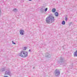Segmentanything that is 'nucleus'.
I'll return each mask as SVG.
<instances>
[{"label":"nucleus","instance_id":"obj_22","mask_svg":"<svg viewBox=\"0 0 77 77\" xmlns=\"http://www.w3.org/2000/svg\"><path fill=\"white\" fill-rule=\"evenodd\" d=\"M32 0H29V1H32Z\"/></svg>","mask_w":77,"mask_h":77},{"label":"nucleus","instance_id":"obj_12","mask_svg":"<svg viewBox=\"0 0 77 77\" xmlns=\"http://www.w3.org/2000/svg\"><path fill=\"white\" fill-rule=\"evenodd\" d=\"M62 24H63V25H65V21H63L62 22Z\"/></svg>","mask_w":77,"mask_h":77},{"label":"nucleus","instance_id":"obj_21","mask_svg":"<svg viewBox=\"0 0 77 77\" xmlns=\"http://www.w3.org/2000/svg\"><path fill=\"white\" fill-rule=\"evenodd\" d=\"M33 69H35V67H33Z\"/></svg>","mask_w":77,"mask_h":77},{"label":"nucleus","instance_id":"obj_13","mask_svg":"<svg viewBox=\"0 0 77 77\" xmlns=\"http://www.w3.org/2000/svg\"><path fill=\"white\" fill-rule=\"evenodd\" d=\"M41 10L42 13H43L44 12V9H43V8H42L41 9Z\"/></svg>","mask_w":77,"mask_h":77},{"label":"nucleus","instance_id":"obj_3","mask_svg":"<svg viewBox=\"0 0 77 77\" xmlns=\"http://www.w3.org/2000/svg\"><path fill=\"white\" fill-rule=\"evenodd\" d=\"M5 75H8L11 77V76H12V73H11L10 70L9 69H7L5 72Z\"/></svg>","mask_w":77,"mask_h":77},{"label":"nucleus","instance_id":"obj_9","mask_svg":"<svg viewBox=\"0 0 77 77\" xmlns=\"http://www.w3.org/2000/svg\"><path fill=\"white\" fill-rule=\"evenodd\" d=\"M5 69H6V68H2L1 69V72H3V71H5Z\"/></svg>","mask_w":77,"mask_h":77},{"label":"nucleus","instance_id":"obj_2","mask_svg":"<svg viewBox=\"0 0 77 77\" xmlns=\"http://www.w3.org/2000/svg\"><path fill=\"white\" fill-rule=\"evenodd\" d=\"M19 55L22 57H26L28 56V52L22 51Z\"/></svg>","mask_w":77,"mask_h":77},{"label":"nucleus","instance_id":"obj_8","mask_svg":"<svg viewBox=\"0 0 77 77\" xmlns=\"http://www.w3.org/2000/svg\"><path fill=\"white\" fill-rule=\"evenodd\" d=\"M54 15L56 17H58L59 16V13L56 12L55 13Z\"/></svg>","mask_w":77,"mask_h":77},{"label":"nucleus","instance_id":"obj_20","mask_svg":"<svg viewBox=\"0 0 77 77\" xmlns=\"http://www.w3.org/2000/svg\"><path fill=\"white\" fill-rule=\"evenodd\" d=\"M29 52H30V51H31V50L30 49H29Z\"/></svg>","mask_w":77,"mask_h":77},{"label":"nucleus","instance_id":"obj_7","mask_svg":"<svg viewBox=\"0 0 77 77\" xmlns=\"http://www.w3.org/2000/svg\"><path fill=\"white\" fill-rule=\"evenodd\" d=\"M46 57L48 58H49V57H50V56H51V55H50V54L48 53H46Z\"/></svg>","mask_w":77,"mask_h":77},{"label":"nucleus","instance_id":"obj_17","mask_svg":"<svg viewBox=\"0 0 77 77\" xmlns=\"http://www.w3.org/2000/svg\"><path fill=\"white\" fill-rule=\"evenodd\" d=\"M65 20L66 21H67V20H68V18L66 17H65Z\"/></svg>","mask_w":77,"mask_h":77},{"label":"nucleus","instance_id":"obj_6","mask_svg":"<svg viewBox=\"0 0 77 77\" xmlns=\"http://www.w3.org/2000/svg\"><path fill=\"white\" fill-rule=\"evenodd\" d=\"M20 35H24V31L23 29H21L20 31Z\"/></svg>","mask_w":77,"mask_h":77},{"label":"nucleus","instance_id":"obj_4","mask_svg":"<svg viewBox=\"0 0 77 77\" xmlns=\"http://www.w3.org/2000/svg\"><path fill=\"white\" fill-rule=\"evenodd\" d=\"M64 62V57H60V61H59L60 64V65H62Z\"/></svg>","mask_w":77,"mask_h":77},{"label":"nucleus","instance_id":"obj_10","mask_svg":"<svg viewBox=\"0 0 77 77\" xmlns=\"http://www.w3.org/2000/svg\"><path fill=\"white\" fill-rule=\"evenodd\" d=\"M52 11V12H53L54 13V12H56V9H55L54 8H53Z\"/></svg>","mask_w":77,"mask_h":77},{"label":"nucleus","instance_id":"obj_1","mask_svg":"<svg viewBox=\"0 0 77 77\" xmlns=\"http://www.w3.org/2000/svg\"><path fill=\"white\" fill-rule=\"evenodd\" d=\"M54 20V17L52 16V14H51L49 17H47L46 18L45 21L46 23L50 24V23H53Z\"/></svg>","mask_w":77,"mask_h":77},{"label":"nucleus","instance_id":"obj_14","mask_svg":"<svg viewBox=\"0 0 77 77\" xmlns=\"http://www.w3.org/2000/svg\"><path fill=\"white\" fill-rule=\"evenodd\" d=\"M13 11H14V12H17V9L15 8L14 9Z\"/></svg>","mask_w":77,"mask_h":77},{"label":"nucleus","instance_id":"obj_11","mask_svg":"<svg viewBox=\"0 0 77 77\" xmlns=\"http://www.w3.org/2000/svg\"><path fill=\"white\" fill-rule=\"evenodd\" d=\"M74 56H77V50L75 52V54H74Z\"/></svg>","mask_w":77,"mask_h":77},{"label":"nucleus","instance_id":"obj_23","mask_svg":"<svg viewBox=\"0 0 77 77\" xmlns=\"http://www.w3.org/2000/svg\"><path fill=\"white\" fill-rule=\"evenodd\" d=\"M22 55H23V54H22Z\"/></svg>","mask_w":77,"mask_h":77},{"label":"nucleus","instance_id":"obj_18","mask_svg":"<svg viewBox=\"0 0 77 77\" xmlns=\"http://www.w3.org/2000/svg\"><path fill=\"white\" fill-rule=\"evenodd\" d=\"M1 14H2V12H1V10H0V17L1 16Z\"/></svg>","mask_w":77,"mask_h":77},{"label":"nucleus","instance_id":"obj_5","mask_svg":"<svg viewBox=\"0 0 77 77\" xmlns=\"http://www.w3.org/2000/svg\"><path fill=\"white\" fill-rule=\"evenodd\" d=\"M55 75L56 76H59L60 75V71L58 70L57 69L55 70Z\"/></svg>","mask_w":77,"mask_h":77},{"label":"nucleus","instance_id":"obj_19","mask_svg":"<svg viewBox=\"0 0 77 77\" xmlns=\"http://www.w3.org/2000/svg\"><path fill=\"white\" fill-rule=\"evenodd\" d=\"M26 49H27V48H26V47H24V50H26Z\"/></svg>","mask_w":77,"mask_h":77},{"label":"nucleus","instance_id":"obj_16","mask_svg":"<svg viewBox=\"0 0 77 77\" xmlns=\"http://www.w3.org/2000/svg\"><path fill=\"white\" fill-rule=\"evenodd\" d=\"M48 9V8H46L45 10V12H47V11Z\"/></svg>","mask_w":77,"mask_h":77},{"label":"nucleus","instance_id":"obj_15","mask_svg":"<svg viewBox=\"0 0 77 77\" xmlns=\"http://www.w3.org/2000/svg\"><path fill=\"white\" fill-rule=\"evenodd\" d=\"M12 44H14L15 45L16 44V43L14 42V41H12Z\"/></svg>","mask_w":77,"mask_h":77}]
</instances>
